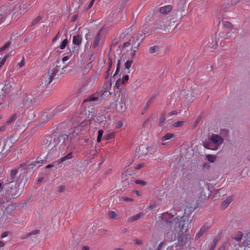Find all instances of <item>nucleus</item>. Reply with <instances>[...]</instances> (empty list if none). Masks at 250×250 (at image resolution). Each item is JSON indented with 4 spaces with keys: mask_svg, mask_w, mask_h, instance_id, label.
Instances as JSON below:
<instances>
[{
    "mask_svg": "<svg viewBox=\"0 0 250 250\" xmlns=\"http://www.w3.org/2000/svg\"><path fill=\"white\" fill-rule=\"evenodd\" d=\"M143 213H140L135 216H133L128 219V222H132L136 220H137L139 219H140L143 216Z\"/></svg>",
    "mask_w": 250,
    "mask_h": 250,
    "instance_id": "7c9ffc66",
    "label": "nucleus"
},
{
    "mask_svg": "<svg viewBox=\"0 0 250 250\" xmlns=\"http://www.w3.org/2000/svg\"><path fill=\"white\" fill-rule=\"evenodd\" d=\"M133 242L135 244H137V245H141L143 243V242L141 240H139V239H134Z\"/></svg>",
    "mask_w": 250,
    "mask_h": 250,
    "instance_id": "13d9d810",
    "label": "nucleus"
},
{
    "mask_svg": "<svg viewBox=\"0 0 250 250\" xmlns=\"http://www.w3.org/2000/svg\"><path fill=\"white\" fill-rule=\"evenodd\" d=\"M133 63L132 60H127L125 63V68L128 69H129Z\"/></svg>",
    "mask_w": 250,
    "mask_h": 250,
    "instance_id": "c03bdc74",
    "label": "nucleus"
},
{
    "mask_svg": "<svg viewBox=\"0 0 250 250\" xmlns=\"http://www.w3.org/2000/svg\"><path fill=\"white\" fill-rule=\"evenodd\" d=\"M110 105L112 106H114L116 109V111L118 112H123L126 109L125 104L123 103L122 99L121 100V101H120L119 102H114L112 104H111Z\"/></svg>",
    "mask_w": 250,
    "mask_h": 250,
    "instance_id": "0eeeda50",
    "label": "nucleus"
},
{
    "mask_svg": "<svg viewBox=\"0 0 250 250\" xmlns=\"http://www.w3.org/2000/svg\"><path fill=\"white\" fill-rule=\"evenodd\" d=\"M147 33L144 34L143 35L142 33H138L135 36L132 37L129 40V42H132V44L135 45L136 43L137 42L136 46H134V48L136 49H138V47L140 46L141 42L145 38Z\"/></svg>",
    "mask_w": 250,
    "mask_h": 250,
    "instance_id": "7ed1b4c3",
    "label": "nucleus"
},
{
    "mask_svg": "<svg viewBox=\"0 0 250 250\" xmlns=\"http://www.w3.org/2000/svg\"><path fill=\"white\" fill-rule=\"evenodd\" d=\"M109 218L112 219H116L117 214L114 211H110L108 213Z\"/></svg>",
    "mask_w": 250,
    "mask_h": 250,
    "instance_id": "a19ab883",
    "label": "nucleus"
},
{
    "mask_svg": "<svg viewBox=\"0 0 250 250\" xmlns=\"http://www.w3.org/2000/svg\"><path fill=\"white\" fill-rule=\"evenodd\" d=\"M54 141L56 143L62 142V143L65 146H66L70 142L71 139H69L68 135L66 134H62L58 136H55L54 138Z\"/></svg>",
    "mask_w": 250,
    "mask_h": 250,
    "instance_id": "39448f33",
    "label": "nucleus"
},
{
    "mask_svg": "<svg viewBox=\"0 0 250 250\" xmlns=\"http://www.w3.org/2000/svg\"><path fill=\"white\" fill-rule=\"evenodd\" d=\"M111 94V93L109 91H105L102 94L104 97H108Z\"/></svg>",
    "mask_w": 250,
    "mask_h": 250,
    "instance_id": "052dcab7",
    "label": "nucleus"
},
{
    "mask_svg": "<svg viewBox=\"0 0 250 250\" xmlns=\"http://www.w3.org/2000/svg\"><path fill=\"white\" fill-rule=\"evenodd\" d=\"M36 166V164H33L32 163H23V164H21L20 165V166L17 168L18 169V170L20 169V168H21V169H27L28 168V167H31L32 168H33L34 167H35Z\"/></svg>",
    "mask_w": 250,
    "mask_h": 250,
    "instance_id": "4be33fe9",
    "label": "nucleus"
},
{
    "mask_svg": "<svg viewBox=\"0 0 250 250\" xmlns=\"http://www.w3.org/2000/svg\"><path fill=\"white\" fill-rule=\"evenodd\" d=\"M98 100V98L97 97H95L93 95L88 97L87 98L85 99L83 102H93V101H96Z\"/></svg>",
    "mask_w": 250,
    "mask_h": 250,
    "instance_id": "c9c22d12",
    "label": "nucleus"
},
{
    "mask_svg": "<svg viewBox=\"0 0 250 250\" xmlns=\"http://www.w3.org/2000/svg\"><path fill=\"white\" fill-rule=\"evenodd\" d=\"M174 136V134L173 133H167L165 135H164L162 138V141H166L171 139L172 137Z\"/></svg>",
    "mask_w": 250,
    "mask_h": 250,
    "instance_id": "f704fd0d",
    "label": "nucleus"
},
{
    "mask_svg": "<svg viewBox=\"0 0 250 250\" xmlns=\"http://www.w3.org/2000/svg\"><path fill=\"white\" fill-rule=\"evenodd\" d=\"M50 76V74H48V71L47 72V75L46 76V77L45 78V80H44V85L46 87H47L50 83L52 81V80L54 79H52L50 81V82H49V80H51V77H49Z\"/></svg>",
    "mask_w": 250,
    "mask_h": 250,
    "instance_id": "2f4dec72",
    "label": "nucleus"
},
{
    "mask_svg": "<svg viewBox=\"0 0 250 250\" xmlns=\"http://www.w3.org/2000/svg\"><path fill=\"white\" fill-rule=\"evenodd\" d=\"M106 117L104 115H102L100 117H99V118L98 119V120L100 122H102L104 121V119Z\"/></svg>",
    "mask_w": 250,
    "mask_h": 250,
    "instance_id": "774afa93",
    "label": "nucleus"
},
{
    "mask_svg": "<svg viewBox=\"0 0 250 250\" xmlns=\"http://www.w3.org/2000/svg\"><path fill=\"white\" fill-rule=\"evenodd\" d=\"M65 108V106L63 105H60L56 107L55 108L53 109L54 112L55 113L56 115H58L59 113L62 111Z\"/></svg>",
    "mask_w": 250,
    "mask_h": 250,
    "instance_id": "a878e982",
    "label": "nucleus"
},
{
    "mask_svg": "<svg viewBox=\"0 0 250 250\" xmlns=\"http://www.w3.org/2000/svg\"><path fill=\"white\" fill-rule=\"evenodd\" d=\"M46 87L42 83L40 85L38 86L36 90L33 91V95L36 97H40L42 96V94L44 92Z\"/></svg>",
    "mask_w": 250,
    "mask_h": 250,
    "instance_id": "1a4fd4ad",
    "label": "nucleus"
},
{
    "mask_svg": "<svg viewBox=\"0 0 250 250\" xmlns=\"http://www.w3.org/2000/svg\"><path fill=\"white\" fill-rule=\"evenodd\" d=\"M218 241H219V239L217 237H215L213 240V243L212 244L216 246Z\"/></svg>",
    "mask_w": 250,
    "mask_h": 250,
    "instance_id": "338daca9",
    "label": "nucleus"
},
{
    "mask_svg": "<svg viewBox=\"0 0 250 250\" xmlns=\"http://www.w3.org/2000/svg\"><path fill=\"white\" fill-rule=\"evenodd\" d=\"M155 97L156 96L155 95H152L151 98L148 100V101L147 102L145 107H144V110H147L149 107V106H150V105L151 104L152 102H153V101L154 100V99L155 98Z\"/></svg>",
    "mask_w": 250,
    "mask_h": 250,
    "instance_id": "cd10ccee",
    "label": "nucleus"
},
{
    "mask_svg": "<svg viewBox=\"0 0 250 250\" xmlns=\"http://www.w3.org/2000/svg\"><path fill=\"white\" fill-rule=\"evenodd\" d=\"M223 25L224 27V29H233L232 25L230 22L228 21H223Z\"/></svg>",
    "mask_w": 250,
    "mask_h": 250,
    "instance_id": "c756f323",
    "label": "nucleus"
},
{
    "mask_svg": "<svg viewBox=\"0 0 250 250\" xmlns=\"http://www.w3.org/2000/svg\"><path fill=\"white\" fill-rule=\"evenodd\" d=\"M68 43V40L67 39H65L62 42L61 44L59 46V48L61 49H63L65 48Z\"/></svg>",
    "mask_w": 250,
    "mask_h": 250,
    "instance_id": "58836bf2",
    "label": "nucleus"
},
{
    "mask_svg": "<svg viewBox=\"0 0 250 250\" xmlns=\"http://www.w3.org/2000/svg\"><path fill=\"white\" fill-rule=\"evenodd\" d=\"M11 44V42H7L4 46L0 48V51L2 52L4 51L6 49H7Z\"/></svg>",
    "mask_w": 250,
    "mask_h": 250,
    "instance_id": "8fccbe9b",
    "label": "nucleus"
},
{
    "mask_svg": "<svg viewBox=\"0 0 250 250\" xmlns=\"http://www.w3.org/2000/svg\"><path fill=\"white\" fill-rule=\"evenodd\" d=\"M112 65V60L110 58H108V67L107 69V71H110L111 70Z\"/></svg>",
    "mask_w": 250,
    "mask_h": 250,
    "instance_id": "6e6d98bb",
    "label": "nucleus"
},
{
    "mask_svg": "<svg viewBox=\"0 0 250 250\" xmlns=\"http://www.w3.org/2000/svg\"><path fill=\"white\" fill-rule=\"evenodd\" d=\"M144 165L143 164H139L135 167V169H139L144 167Z\"/></svg>",
    "mask_w": 250,
    "mask_h": 250,
    "instance_id": "69168bd1",
    "label": "nucleus"
},
{
    "mask_svg": "<svg viewBox=\"0 0 250 250\" xmlns=\"http://www.w3.org/2000/svg\"><path fill=\"white\" fill-rule=\"evenodd\" d=\"M95 0H91V1L89 3V4H88V6L87 7V10L89 9L93 6Z\"/></svg>",
    "mask_w": 250,
    "mask_h": 250,
    "instance_id": "e2e57ef3",
    "label": "nucleus"
},
{
    "mask_svg": "<svg viewBox=\"0 0 250 250\" xmlns=\"http://www.w3.org/2000/svg\"><path fill=\"white\" fill-rule=\"evenodd\" d=\"M82 41V37L81 36L77 35H74L73 37V43L75 45H80Z\"/></svg>",
    "mask_w": 250,
    "mask_h": 250,
    "instance_id": "b1692460",
    "label": "nucleus"
},
{
    "mask_svg": "<svg viewBox=\"0 0 250 250\" xmlns=\"http://www.w3.org/2000/svg\"><path fill=\"white\" fill-rule=\"evenodd\" d=\"M131 174H128L127 173H123L122 175L123 186L127 187L131 183Z\"/></svg>",
    "mask_w": 250,
    "mask_h": 250,
    "instance_id": "6e6552de",
    "label": "nucleus"
},
{
    "mask_svg": "<svg viewBox=\"0 0 250 250\" xmlns=\"http://www.w3.org/2000/svg\"><path fill=\"white\" fill-rule=\"evenodd\" d=\"M221 133L223 135L227 136L229 135V130L226 129H221Z\"/></svg>",
    "mask_w": 250,
    "mask_h": 250,
    "instance_id": "5fc2aeb1",
    "label": "nucleus"
},
{
    "mask_svg": "<svg viewBox=\"0 0 250 250\" xmlns=\"http://www.w3.org/2000/svg\"><path fill=\"white\" fill-rule=\"evenodd\" d=\"M52 140V137H48L44 140V143H45V145L47 147H49L50 146Z\"/></svg>",
    "mask_w": 250,
    "mask_h": 250,
    "instance_id": "79ce46f5",
    "label": "nucleus"
},
{
    "mask_svg": "<svg viewBox=\"0 0 250 250\" xmlns=\"http://www.w3.org/2000/svg\"><path fill=\"white\" fill-rule=\"evenodd\" d=\"M120 63H121V61L120 60H118V63H117V68H116V71L112 77L113 79H114L115 77V76L118 74V73L119 72V70H120Z\"/></svg>",
    "mask_w": 250,
    "mask_h": 250,
    "instance_id": "49530a36",
    "label": "nucleus"
},
{
    "mask_svg": "<svg viewBox=\"0 0 250 250\" xmlns=\"http://www.w3.org/2000/svg\"><path fill=\"white\" fill-rule=\"evenodd\" d=\"M114 136H115V135H114V133H113V132L110 133L106 135H105L104 136V139L105 140H109L113 139L114 138Z\"/></svg>",
    "mask_w": 250,
    "mask_h": 250,
    "instance_id": "4c0bfd02",
    "label": "nucleus"
},
{
    "mask_svg": "<svg viewBox=\"0 0 250 250\" xmlns=\"http://www.w3.org/2000/svg\"><path fill=\"white\" fill-rule=\"evenodd\" d=\"M165 245V243L164 242H161L159 246H158V247L157 248V250H161L162 248Z\"/></svg>",
    "mask_w": 250,
    "mask_h": 250,
    "instance_id": "0e129e2a",
    "label": "nucleus"
},
{
    "mask_svg": "<svg viewBox=\"0 0 250 250\" xmlns=\"http://www.w3.org/2000/svg\"><path fill=\"white\" fill-rule=\"evenodd\" d=\"M24 6L25 5L24 4H22V5H21V4H18L16 5V7L18 6V8H20V14H23L26 12V10L24 8Z\"/></svg>",
    "mask_w": 250,
    "mask_h": 250,
    "instance_id": "09e8293b",
    "label": "nucleus"
},
{
    "mask_svg": "<svg viewBox=\"0 0 250 250\" xmlns=\"http://www.w3.org/2000/svg\"><path fill=\"white\" fill-rule=\"evenodd\" d=\"M122 198L123 201H126V202H131L133 201V199L130 198H128V197H127L125 196H123L122 197Z\"/></svg>",
    "mask_w": 250,
    "mask_h": 250,
    "instance_id": "4d7b16f0",
    "label": "nucleus"
},
{
    "mask_svg": "<svg viewBox=\"0 0 250 250\" xmlns=\"http://www.w3.org/2000/svg\"><path fill=\"white\" fill-rule=\"evenodd\" d=\"M129 79V76L128 75H125L122 80H121V79H119L116 81V83H115V86L117 87V88L119 89L120 86L121 84H123L125 82H126Z\"/></svg>",
    "mask_w": 250,
    "mask_h": 250,
    "instance_id": "f3484780",
    "label": "nucleus"
},
{
    "mask_svg": "<svg viewBox=\"0 0 250 250\" xmlns=\"http://www.w3.org/2000/svg\"><path fill=\"white\" fill-rule=\"evenodd\" d=\"M172 9V6L171 5H167L159 8V12L163 14H166L169 13Z\"/></svg>",
    "mask_w": 250,
    "mask_h": 250,
    "instance_id": "6ab92c4d",
    "label": "nucleus"
},
{
    "mask_svg": "<svg viewBox=\"0 0 250 250\" xmlns=\"http://www.w3.org/2000/svg\"><path fill=\"white\" fill-rule=\"evenodd\" d=\"M165 115H166L165 111H163L161 114V115H160V117L159 118V125L160 126H162L166 120Z\"/></svg>",
    "mask_w": 250,
    "mask_h": 250,
    "instance_id": "c85d7f7f",
    "label": "nucleus"
},
{
    "mask_svg": "<svg viewBox=\"0 0 250 250\" xmlns=\"http://www.w3.org/2000/svg\"><path fill=\"white\" fill-rule=\"evenodd\" d=\"M61 67V66L57 65L55 68H49L48 74L50 75V76L49 77H51V79H54L56 74L58 73H59V72H60L61 74L63 73V72H64V70L63 71V70L64 68V66H63V67L62 68V71H60ZM51 80H50L49 82H50Z\"/></svg>",
    "mask_w": 250,
    "mask_h": 250,
    "instance_id": "423d86ee",
    "label": "nucleus"
},
{
    "mask_svg": "<svg viewBox=\"0 0 250 250\" xmlns=\"http://www.w3.org/2000/svg\"><path fill=\"white\" fill-rule=\"evenodd\" d=\"M20 183L15 182L13 183H5V186L6 189V194L9 196H11L13 199L18 197L21 193L19 192Z\"/></svg>",
    "mask_w": 250,
    "mask_h": 250,
    "instance_id": "f03ea898",
    "label": "nucleus"
},
{
    "mask_svg": "<svg viewBox=\"0 0 250 250\" xmlns=\"http://www.w3.org/2000/svg\"><path fill=\"white\" fill-rule=\"evenodd\" d=\"M56 116L53 109L43 112L41 115V124L46 122Z\"/></svg>",
    "mask_w": 250,
    "mask_h": 250,
    "instance_id": "20e7f679",
    "label": "nucleus"
},
{
    "mask_svg": "<svg viewBox=\"0 0 250 250\" xmlns=\"http://www.w3.org/2000/svg\"><path fill=\"white\" fill-rule=\"evenodd\" d=\"M17 119V116L16 114H13L11 117H10L7 122L4 124L5 125H10L11 123H12L14 121H15Z\"/></svg>",
    "mask_w": 250,
    "mask_h": 250,
    "instance_id": "473e14b6",
    "label": "nucleus"
},
{
    "mask_svg": "<svg viewBox=\"0 0 250 250\" xmlns=\"http://www.w3.org/2000/svg\"><path fill=\"white\" fill-rule=\"evenodd\" d=\"M210 139L212 143L217 146L222 144L224 141L223 138L221 136L214 134H212Z\"/></svg>",
    "mask_w": 250,
    "mask_h": 250,
    "instance_id": "9d476101",
    "label": "nucleus"
},
{
    "mask_svg": "<svg viewBox=\"0 0 250 250\" xmlns=\"http://www.w3.org/2000/svg\"><path fill=\"white\" fill-rule=\"evenodd\" d=\"M44 19V16L43 15H38L36 18L34 19L33 21H32L30 26L33 27L36 25H37L38 23H40L41 21H42V22H43V20Z\"/></svg>",
    "mask_w": 250,
    "mask_h": 250,
    "instance_id": "4468645a",
    "label": "nucleus"
},
{
    "mask_svg": "<svg viewBox=\"0 0 250 250\" xmlns=\"http://www.w3.org/2000/svg\"><path fill=\"white\" fill-rule=\"evenodd\" d=\"M162 223L166 229L171 230L175 231L180 229V235L188 230V226H185L186 220L184 216L173 218L172 214L168 212L164 213L162 215Z\"/></svg>",
    "mask_w": 250,
    "mask_h": 250,
    "instance_id": "f257e3e1",
    "label": "nucleus"
},
{
    "mask_svg": "<svg viewBox=\"0 0 250 250\" xmlns=\"http://www.w3.org/2000/svg\"><path fill=\"white\" fill-rule=\"evenodd\" d=\"M18 172V169H12L10 174V177L7 180L6 183H15L16 175Z\"/></svg>",
    "mask_w": 250,
    "mask_h": 250,
    "instance_id": "ddd939ff",
    "label": "nucleus"
},
{
    "mask_svg": "<svg viewBox=\"0 0 250 250\" xmlns=\"http://www.w3.org/2000/svg\"><path fill=\"white\" fill-rule=\"evenodd\" d=\"M65 108V106L63 105H60L56 107L55 108L53 109L54 112L55 113L56 115H58L59 113L62 111Z\"/></svg>",
    "mask_w": 250,
    "mask_h": 250,
    "instance_id": "bb28decb",
    "label": "nucleus"
},
{
    "mask_svg": "<svg viewBox=\"0 0 250 250\" xmlns=\"http://www.w3.org/2000/svg\"><path fill=\"white\" fill-rule=\"evenodd\" d=\"M134 182L136 184L140 185L142 186H145L146 184V183L145 181L141 180H136L134 181Z\"/></svg>",
    "mask_w": 250,
    "mask_h": 250,
    "instance_id": "3c124183",
    "label": "nucleus"
},
{
    "mask_svg": "<svg viewBox=\"0 0 250 250\" xmlns=\"http://www.w3.org/2000/svg\"><path fill=\"white\" fill-rule=\"evenodd\" d=\"M102 38L101 32H98L94 38L93 47L96 48L99 44Z\"/></svg>",
    "mask_w": 250,
    "mask_h": 250,
    "instance_id": "412c9836",
    "label": "nucleus"
},
{
    "mask_svg": "<svg viewBox=\"0 0 250 250\" xmlns=\"http://www.w3.org/2000/svg\"><path fill=\"white\" fill-rule=\"evenodd\" d=\"M190 239V237L188 235H185L182 236H179L178 238V243L179 244L182 243V245H186Z\"/></svg>",
    "mask_w": 250,
    "mask_h": 250,
    "instance_id": "2eb2a0df",
    "label": "nucleus"
},
{
    "mask_svg": "<svg viewBox=\"0 0 250 250\" xmlns=\"http://www.w3.org/2000/svg\"><path fill=\"white\" fill-rule=\"evenodd\" d=\"M40 232V230L39 229H36L34 230L31 232H30V233L31 234V235H36L37 234H39Z\"/></svg>",
    "mask_w": 250,
    "mask_h": 250,
    "instance_id": "680f3d73",
    "label": "nucleus"
},
{
    "mask_svg": "<svg viewBox=\"0 0 250 250\" xmlns=\"http://www.w3.org/2000/svg\"><path fill=\"white\" fill-rule=\"evenodd\" d=\"M57 143H56V144ZM57 147L56 146V145H54L52 147L50 151L49 152V153L50 155H54L55 154L56 152H57Z\"/></svg>",
    "mask_w": 250,
    "mask_h": 250,
    "instance_id": "37998d69",
    "label": "nucleus"
},
{
    "mask_svg": "<svg viewBox=\"0 0 250 250\" xmlns=\"http://www.w3.org/2000/svg\"><path fill=\"white\" fill-rule=\"evenodd\" d=\"M165 239L167 241H173L176 239V234H174V230L168 229L165 234Z\"/></svg>",
    "mask_w": 250,
    "mask_h": 250,
    "instance_id": "f8f14e48",
    "label": "nucleus"
},
{
    "mask_svg": "<svg viewBox=\"0 0 250 250\" xmlns=\"http://www.w3.org/2000/svg\"><path fill=\"white\" fill-rule=\"evenodd\" d=\"M104 131L102 129H100L98 131V136L97 138V141L100 143L101 141L102 137L103 136Z\"/></svg>",
    "mask_w": 250,
    "mask_h": 250,
    "instance_id": "ea45409f",
    "label": "nucleus"
},
{
    "mask_svg": "<svg viewBox=\"0 0 250 250\" xmlns=\"http://www.w3.org/2000/svg\"><path fill=\"white\" fill-rule=\"evenodd\" d=\"M242 236L243 234L242 232L239 231L234 237L231 238V239L229 241L228 243H229V245L233 244L235 240L237 242H240L242 239Z\"/></svg>",
    "mask_w": 250,
    "mask_h": 250,
    "instance_id": "a211bd4d",
    "label": "nucleus"
},
{
    "mask_svg": "<svg viewBox=\"0 0 250 250\" xmlns=\"http://www.w3.org/2000/svg\"><path fill=\"white\" fill-rule=\"evenodd\" d=\"M206 158L210 163H213L216 159L215 156L211 154L207 155Z\"/></svg>",
    "mask_w": 250,
    "mask_h": 250,
    "instance_id": "e433bc0d",
    "label": "nucleus"
},
{
    "mask_svg": "<svg viewBox=\"0 0 250 250\" xmlns=\"http://www.w3.org/2000/svg\"><path fill=\"white\" fill-rule=\"evenodd\" d=\"M7 13L0 10V30H3L2 27H5L7 24L4 22V21L7 17Z\"/></svg>",
    "mask_w": 250,
    "mask_h": 250,
    "instance_id": "9b49d317",
    "label": "nucleus"
},
{
    "mask_svg": "<svg viewBox=\"0 0 250 250\" xmlns=\"http://www.w3.org/2000/svg\"><path fill=\"white\" fill-rule=\"evenodd\" d=\"M208 229L205 226H203L200 229V230L197 233L195 239L199 238L204 233L207 231Z\"/></svg>",
    "mask_w": 250,
    "mask_h": 250,
    "instance_id": "393cba45",
    "label": "nucleus"
},
{
    "mask_svg": "<svg viewBox=\"0 0 250 250\" xmlns=\"http://www.w3.org/2000/svg\"><path fill=\"white\" fill-rule=\"evenodd\" d=\"M203 146L205 148H207V149H216L217 148H213L212 147V142H204L203 143Z\"/></svg>",
    "mask_w": 250,
    "mask_h": 250,
    "instance_id": "72a5a7b5",
    "label": "nucleus"
},
{
    "mask_svg": "<svg viewBox=\"0 0 250 250\" xmlns=\"http://www.w3.org/2000/svg\"><path fill=\"white\" fill-rule=\"evenodd\" d=\"M158 47L157 46H151L149 48V52L150 53L152 54L156 52V49H158Z\"/></svg>",
    "mask_w": 250,
    "mask_h": 250,
    "instance_id": "603ef678",
    "label": "nucleus"
},
{
    "mask_svg": "<svg viewBox=\"0 0 250 250\" xmlns=\"http://www.w3.org/2000/svg\"><path fill=\"white\" fill-rule=\"evenodd\" d=\"M184 124V122L182 121H177L174 123L173 125L174 127H179L183 126Z\"/></svg>",
    "mask_w": 250,
    "mask_h": 250,
    "instance_id": "a18cd8bd",
    "label": "nucleus"
},
{
    "mask_svg": "<svg viewBox=\"0 0 250 250\" xmlns=\"http://www.w3.org/2000/svg\"><path fill=\"white\" fill-rule=\"evenodd\" d=\"M201 118H202V116L201 115H200L197 118V119L196 120V121L194 122V123H193V125H192V128L194 129L195 128L197 125H198V124H199V123L200 122V121H201Z\"/></svg>",
    "mask_w": 250,
    "mask_h": 250,
    "instance_id": "de8ad7c7",
    "label": "nucleus"
},
{
    "mask_svg": "<svg viewBox=\"0 0 250 250\" xmlns=\"http://www.w3.org/2000/svg\"><path fill=\"white\" fill-rule=\"evenodd\" d=\"M224 33H225V32H219V33L217 34V33L216 32L214 34V38L215 40V43L212 46H211V48H212L214 49H215L217 48V47L218 46V42L220 40V37L222 38V35H224Z\"/></svg>",
    "mask_w": 250,
    "mask_h": 250,
    "instance_id": "dca6fc26",
    "label": "nucleus"
},
{
    "mask_svg": "<svg viewBox=\"0 0 250 250\" xmlns=\"http://www.w3.org/2000/svg\"><path fill=\"white\" fill-rule=\"evenodd\" d=\"M34 99L33 95H25V98L23 100V103L27 105H30L32 103V100Z\"/></svg>",
    "mask_w": 250,
    "mask_h": 250,
    "instance_id": "aec40b11",
    "label": "nucleus"
},
{
    "mask_svg": "<svg viewBox=\"0 0 250 250\" xmlns=\"http://www.w3.org/2000/svg\"><path fill=\"white\" fill-rule=\"evenodd\" d=\"M66 146H67V149H69V150H72L75 149V146H74L73 144L71 143V141Z\"/></svg>",
    "mask_w": 250,
    "mask_h": 250,
    "instance_id": "864d4df0",
    "label": "nucleus"
},
{
    "mask_svg": "<svg viewBox=\"0 0 250 250\" xmlns=\"http://www.w3.org/2000/svg\"><path fill=\"white\" fill-rule=\"evenodd\" d=\"M232 199L230 197H229L226 200H225L221 204V208L222 209H225L226 208L230 203L232 202Z\"/></svg>",
    "mask_w": 250,
    "mask_h": 250,
    "instance_id": "5701e85b",
    "label": "nucleus"
},
{
    "mask_svg": "<svg viewBox=\"0 0 250 250\" xmlns=\"http://www.w3.org/2000/svg\"><path fill=\"white\" fill-rule=\"evenodd\" d=\"M123 124L122 122L119 121L117 123V124L116 125V127L117 128H120L123 126Z\"/></svg>",
    "mask_w": 250,
    "mask_h": 250,
    "instance_id": "bf43d9fd",
    "label": "nucleus"
}]
</instances>
